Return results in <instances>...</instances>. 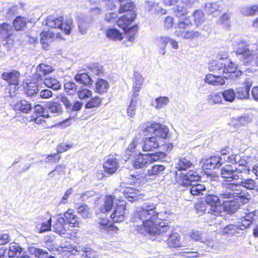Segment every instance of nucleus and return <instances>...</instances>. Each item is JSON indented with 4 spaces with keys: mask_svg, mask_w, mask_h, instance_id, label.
<instances>
[{
    "mask_svg": "<svg viewBox=\"0 0 258 258\" xmlns=\"http://www.w3.org/2000/svg\"><path fill=\"white\" fill-rule=\"evenodd\" d=\"M41 222L39 224V227H37L39 233L50 231L51 230V218L49 216H42Z\"/></svg>",
    "mask_w": 258,
    "mask_h": 258,
    "instance_id": "obj_25",
    "label": "nucleus"
},
{
    "mask_svg": "<svg viewBox=\"0 0 258 258\" xmlns=\"http://www.w3.org/2000/svg\"><path fill=\"white\" fill-rule=\"evenodd\" d=\"M3 80L6 81L9 85L17 86L19 84L20 74L17 71L4 72L1 76Z\"/></svg>",
    "mask_w": 258,
    "mask_h": 258,
    "instance_id": "obj_15",
    "label": "nucleus"
},
{
    "mask_svg": "<svg viewBox=\"0 0 258 258\" xmlns=\"http://www.w3.org/2000/svg\"><path fill=\"white\" fill-rule=\"evenodd\" d=\"M12 108L17 112L28 113L32 110V105L28 101L22 99L13 104Z\"/></svg>",
    "mask_w": 258,
    "mask_h": 258,
    "instance_id": "obj_16",
    "label": "nucleus"
},
{
    "mask_svg": "<svg viewBox=\"0 0 258 258\" xmlns=\"http://www.w3.org/2000/svg\"><path fill=\"white\" fill-rule=\"evenodd\" d=\"M224 99L229 102L233 101L235 97V93L233 89L226 90L222 93Z\"/></svg>",
    "mask_w": 258,
    "mask_h": 258,
    "instance_id": "obj_50",
    "label": "nucleus"
},
{
    "mask_svg": "<svg viewBox=\"0 0 258 258\" xmlns=\"http://www.w3.org/2000/svg\"><path fill=\"white\" fill-rule=\"evenodd\" d=\"M235 171V169H233L230 165H227L221 169V175L225 181H232L238 178V176L234 174Z\"/></svg>",
    "mask_w": 258,
    "mask_h": 258,
    "instance_id": "obj_20",
    "label": "nucleus"
},
{
    "mask_svg": "<svg viewBox=\"0 0 258 258\" xmlns=\"http://www.w3.org/2000/svg\"><path fill=\"white\" fill-rule=\"evenodd\" d=\"M92 94V91L87 88H82L77 91L78 96L81 100H85L91 97Z\"/></svg>",
    "mask_w": 258,
    "mask_h": 258,
    "instance_id": "obj_45",
    "label": "nucleus"
},
{
    "mask_svg": "<svg viewBox=\"0 0 258 258\" xmlns=\"http://www.w3.org/2000/svg\"><path fill=\"white\" fill-rule=\"evenodd\" d=\"M138 31L139 27L137 24H135L130 28L127 27L126 29L123 30L128 40L130 41L134 40Z\"/></svg>",
    "mask_w": 258,
    "mask_h": 258,
    "instance_id": "obj_39",
    "label": "nucleus"
},
{
    "mask_svg": "<svg viewBox=\"0 0 258 258\" xmlns=\"http://www.w3.org/2000/svg\"><path fill=\"white\" fill-rule=\"evenodd\" d=\"M46 25L51 28H59L62 29L63 25L62 17H58L53 19H49L47 20Z\"/></svg>",
    "mask_w": 258,
    "mask_h": 258,
    "instance_id": "obj_42",
    "label": "nucleus"
},
{
    "mask_svg": "<svg viewBox=\"0 0 258 258\" xmlns=\"http://www.w3.org/2000/svg\"><path fill=\"white\" fill-rule=\"evenodd\" d=\"M25 93L29 96H32L36 94L38 92V86L33 80L27 82L24 87Z\"/></svg>",
    "mask_w": 258,
    "mask_h": 258,
    "instance_id": "obj_34",
    "label": "nucleus"
},
{
    "mask_svg": "<svg viewBox=\"0 0 258 258\" xmlns=\"http://www.w3.org/2000/svg\"><path fill=\"white\" fill-rule=\"evenodd\" d=\"M166 242L170 247L177 248L181 245L180 237L177 233H171L167 239Z\"/></svg>",
    "mask_w": 258,
    "mask_h": 258,
    "instance_id": "obj_33",
    "label": "nucleus"
},
{
    "mask_svg": "<svg viewBox=\"0 0 258 258\" xmlns=\"http://www.w3.org/2000/svg\"><path fill=\"white\" fill-rule=\"evenodd\" d=\"M169 101V99L167 97H159L156 99V103L155 107L159 109L167 105Z\"/></svg>",
    "mask_w": 258,
    "mask_h": 258,
    "instance_id": "obj_54",
    "label": "nucleus"
},
{
    "mask_svg": "<svg viewBox=\"0 0 258 258\" xmlns=\"http://www.w3.org/2000/svg\"><path fill=\"white\" fill-rule=\"evenodd\" d=\"M116 199L115 196L109 195L105 196L103 200V204L100 208L102 213H108L112 209L114 205H115Z\"/></svg>",
    "mask_w": 258,
    "mask_h": 258,
    "instance_id": "obj_19",
    "label": "nucleus"
},
{
    "mask_svg": "<svg viewBox=\"0 0 258 258\" xmlns=\"http://www.w3.org/2000/svg\"><path fill=\"white\" fill-rule=\"evenodd\" d=\"M53 70L52 66L40 63L37 66L34 75L37 80H42L43 77L52 73Z\"/></svg>",
    "mask_w": 258,
    "mask_h": 258,
    "instance_id": "obj_18",
    "label": "nucleus"
},
{
    "mask_svg": "<svg viewBox=\"0 0 258 258\" xmlns=\"http://www.w3.org/2000/svg\"><path fill=\"white\" fill-rule=\"evenodd\" d=\"M195 210L197 213L203 214L206 210V205L204 202H199L197 203L195 206Z\"/></svg>",
    "mask_w": 258,
    "mask_h": 258,
    "instance_id": "obj_60",
    "label": "nucleus"
},
{
    "mask_svg": "<svg viewBox=\"0 0 258 258\" xmlns=\"http://www.w3.org/2000/svg\"><path fill=\"white\" fill-rule=\"evenodd\" d=\"M224 62L220 60H212L209 63V69L210 71L218 74H222Z\"/></svg>",
    "mask_w": 258,
    "mask_h": 258,
    "instance_id": "obj_36",
    "label": "nucleus"
},
{
    "mask_svg": "<svg viewBox=\"0 0 258 258\" xmlns=\"http://www.w3.org/2000/svg\"><path fill=\"white\" fill-rule=\"evenodd\" d=\"M75 79L77 82L86 86L90 87L93 83V80L87 73H83L77 74Z\"/></svg>",
    "mask_w": 258,
    "mask_h": 258,
    "instance_id": "obj_35",
    "label": "nucleus"
},
{
    "mask_svg": "<svg viewBox=\"0 0 258 258\" xmlns=\"http://www.w3.org/2000/svg\"><path fill=\"white\" fill-rule=\"evenodd\" d=\"M78 213L80 214L83 218H88L90 217L91 213L90 209L87 205L82 204L78 208Z\"/></svg>",
    "mask_w": 258,
    "mask_h": 258,
    "instance_id": "obj_48",
    "label": "nucleus"
},
{
    "mask_svg": "<svg viewBox=\"0 0 258 258\" xmlns=\"http://www.w3.org/2000/svg\"><path fill=\"white\" fill-rule=\"evenodd\" d=\"M156 204L150 201L146 202L144 206L136 210L134 214L135 218L142 220V225L137 226L136 228L138 233L154 236L170 230V226L167 220H162L158 223H155L159 214L156 210Z\"/></svg>",
    "mask_w": 258,
    "mask_h": 258,
    "instance_id": "obj_1",
    "label": "nucleus"
},
{
    "mask_svg": "<svg viewBox=\"0 0 258 258\" xmlns=\"http://www.w3.org/2000/svg\"><path fill=\"white\" fill-rule=\"evenodd\" d=\"M99 228L110 236H113L118 233V228L113 223H110L109 219L106 217H102L98 222Z\"/></svg>",
    "mask_w": 258,
    "mask_h": 258,
    "instance_id": "obj_10",
    "label": "nucleus"
},
{
    "mask_svg": "<svg viewBox=\"0 0 258 258\" xmlns=\"http://www.w3.org/2000/svg\"><path fill=\"white\" fill-rule=\"evenodd\" d=\"M135 10L136 5L133 1H131L119 5L117 12L118 14H131L136 13Z\"/></svg>",
    "mask_w": 258,
    "mask_h": 258,
    "instance_id": "obj_26",
    "label": "nucleus"
},
{
    "mask_svg": "<svg viewBox=\"0 0 258 258\" xmlns=\"http://www.w3.org/2000/svg\"><path fill=\"white\" fill-rule=\"evenodd\" d=\"M124 193L126 198L132 202L139 199L141 195L140 190L133 187H125Z\"/></svg>",
    "mask_w": 258,
    "mask_h": 258,
    "instance_id": "obj_30",
    "label": "nucleus"
},
{
    "mask_svg": "<svg viewBox=\"0 0 258 258\" xmlns=\"http://www.w3.org/2000/svg\"><path fill=\"white\" fill-rule=\"evenodd\" d=\"M239 186L238 183H228L225 185L226 190L220 194V197L222 199H237L239 198L243 204L247 203L249 202L248 196V194L246 192H233L236 190V187Z\"/></svg>",
    "mask_w": 258,
    "mask_h": 258,
    "instance_id": "obj_5",
    "label": "nucleus"
},
{
    "mask_svg": "<svg viewBox=\"0 0 258 258\" xmlns=\"http://www.w3.org/2000/svg\"><path fill=\"white\" fill-rule=\"evenodd\" d=\"M49 118V116L48 114H46V115L43 114L41 115H38L37 117H36L35 118H33L31 119V121H33L35 123H36L37 124H42V125H44V124H46V122H48V121H51V122H52L53 123H51V124H49V125H45V127L48 128H51L53 127H56L59 124H61L62 123H63L64 121V120H62L59 122H55L53 121V119L52 118H51L49 119V120H47V121L44 119V118Z\"/></svg>",
    "mask_w": 258,
    "mask_h": 258,
    "instance_id": "obj_21",
    "label": "nucleus"
},
{
    "mask_svg": "<svg viewBox=\"0 0 258 258\" xmlns=\"http://www.w3.org/2000/svg\"><path fill=\"white\" fill-rule=\"evenodd\" d=\"M238 184L239 185H241L243 187L248 189H253L255 186V183L254 180L252 179L242 180L240 182V184Z\"/></svg>",
    "mask_w": 258,
    "mask_h": 258,
    "instance_id": "obj_52",
    "label": "nucleus"
},
{
    "mask_svg": "<svg viewBox=\"0 0 258 258\" xmlns=\"http://www.w3.org/2000/svg\"><path fill=\"white\" fill-rule=\"evenodd\" d=\"M83 106V103L76 101L72 105L70 102L66 99V107L68 110L77 111L80 110Z\"/></svg>",
    "mask_w": 258,
    "mask_h": 258,
    "instance_id": "obj_47",
    "label": "nucleus"
},
{
    "mask_svg": "<svg viewBox=\"0 0 258 258\" xmlns=\"http://www.w3.org/2000/svg\"><path fill=\"white\" fill-rule=\"evenodd\" d=\"M74 213L72 210H68L66 212V223L69 225L68 229H66V234L67 235V237L70 239L75 238L77 233L76 229H70V227H78L80 224L79 218Z\"/></svg>",
    "mask_w": 258,
    "mask_h": 258,
    "instance_id": "obj_6",
    "label": "nucleus"
},
{
    "mask_svg": "<svg viewBox=\"0 0 258 258\" xmlns=\"http://www.w3.org/2000/svg\"><path fill=\"white\" fill-rule=\"evenodd\" d=\"M205 190L206 188L204 185L198 184L191 186L190 192L193 196H200L203 195L202 191Z\"/></svg>",
    "mask_w": 258,
    "mask_h": 258,
    "instance_id": "obj_46",
    "label": "nucleus"
},
{
    "mask_svg": "<svg viewBox=\"0 0 258 258\" xmlns=\"http://www.w3.org/2000/svg\"><path fill=\"white\" fill-rule=\"evenodd\" d=\"M242 73V71L237 69V65L230 59H228V61L227 62H224L222 74L226 75L224 77L225 79L231 78L234 79L240 77Z\"/></svg>",
    "mask_w": 258,
    "mask_h": 258,
    "instance_id": "obj_8",
    "label": "nucleus"
},
{
    "mask_svg": "<svg viewBox=\"0 0 258 258\" xmlns=\"http://www.w3.org/2000/svg\"><path fill=\"white\" fill-rule=\"evenodd\" d=\"M127 213L125 201L118 199L115 201V205L110 215V218L113 223H121L126 219Z\"/></svg>",
    "mask_w": 258,
    "mask_h": 258,
    "instance_id": "obj_4",
    "label": "nucleus"
},
{
    "mask_svg": "<svg viewBox=\"0 0 258 258\" xmlns=\"http://www.w3.org/2000/svg\"><path fill=\"white\" fill-rule=\"evenodd\" d=\"M109 87V84L107 80L98 78L95 83L94 91L97 94H103L107 92Z\"/></svg>",
    "mask_w": 258,
    "mask_h": 258,
    "instance_id": "obj_24",
    "label": "nucleus"
},
{
    "mask_svg": "<svg viewBox=\"0 0 258 258\" xmlns=\"http://www.w3.org/2000/svg\"><path fill=\"white\" fill-rule=\"evenodd\" d=\"M103 98L99 96L91 97L85 104L86 109H92L99 107L102 104Z\"/></svg>",
    "mask_w": 258,
    "mask_h": 258,
    "instance_id": "obj_32",
    "label": "nucleus"
},
{
    "mask_svg": "<svg viewBox=\"0 0 258 258\" xmlns=\"http://www.w3.org/2000/svg\"><path fill=\"white\" fill-rule=\"evenodd\" d=\"M237 226L234 225H229L226 226L223 229V233L226 234L233 235L236 233Z\"/></svg>",
    "mask_w": 258,
    "mask_h": 258,
    "instance_id": "obj_58",
    "label": "nucleus"
},
{
    "mask_svg": "<svg viewBox=\"0 0 258 258\" xmlns=\"http://www.w3.org/2000/svg\"><path fill=\"white\" fill-rule=\"evenodd\" d=\"M159 147L157 136L146 137L143 140L142 149L144 151H152Z\"/></svg>",
    "mask_w": 258,
    "mask_h": 258,
    "instance_id": "obj_11",
    "label": "nucleus"
},
{
    "mask_svg": "<svg viewBox=\"0 0 258 258\" xmlns=\"http://www.w3.org/2000/svg\"><path fill=\"white\" fill-rule=\"evenodd\" d=\"M41 38L40 42L42 47L45 49H47L51 38L50 35L47 31H43L40 34Z\"/></svg>",
    "mask_w": 258,
    "mask_h": 258,
    "instance_id": "obj_43",
    "label": "nucleus"
},
{
    "mask_svg": "<svg viewBox=\"0 0 258 258\" xmlns=\"http://www.w3.org/2000/svg\"><path fill=\"white\" fill-rule=\"evenodd\" d=\"M193 24L189 16L179 20L175 27V34L184 39L193 40L201 36V33L191 29Z\"/></svg>",
    "mask_w": 258,
    "mask_h": 258,
    "instance_id": "obj_2",
    "label": "nucleus"
},
{
    "mask_svg": "<svg viewBox=\"0 0 258 258\" xmlns=\"http://www.w3.org/2000/svg\"><path fill=\"white\" fill-rule=\"evenodd\" d=\"M141 132L144 136L154 134L157 132L161 138L166 139L169 130L166 126L155 121H147L142 125Z\"/></svg>",
    "mask_w": 258,
    "mask_h": 258,
    "instance_id": "obj_3",
    "label": "nucleus"
},
{
    "mask_svg": "<svg viewBox=\"0 0 258 258\" xmlns=\"http://www.w3.org/2000/svg\"><path fill=\"white\" fill-rule=\"evenodd\" d=\"M28 23L25 17L18 16L13 22V26L14 29L17 31H23L26 27Z\"/></svg>",
    "mask_w": 258,
    "mask_h": 258,
    "instance_id": "obj_31",
    "label": "nucleus"
},
{
    "mask_svg": "<svg viewBox=\"0 0 258 258\" xmlns=\"http://www.w3.org/2000/svg\"><path fill=\"white\" fill-rule=\"evenodd\" d=\"M161 152H156L155 153L146 154L147 155L148 165L153 163L154 162L157 161L160 159V155Z\"/></svg>",
    "mask_w": 258,
    "mask_h": 258,
    "instance_id": "obj_55",
    "label": "nucleus"
},
{
    "mask_svg": "<svg viewBox=\"0 0 258 258\" xmlns=\"http://www.w3.org/2000/svg\"><path fill=\"white\" fill-rule=\"evenodd\" d=\"M217 58L218 60H220L222 62H227L228 59H230L228 52L225 50H221L217 54Z\"/></svg>",
    "mask_w": 258,
    "mask_h": 258,
    "instance_id": "obj_62",
    "label": "nucleus"
},
{
    "mask_svg": "<svg viewBox=\"0 0 258 258\" xmlns=\"http://www.w3.org/2000/svg\"><path fill=\"white\" fill-rule=\"evenodd\" d=\"M138 145L137 138H134L130 143L128 147L125 151L124 157L125 160H128L135 152L136 148Z\"/></svg>",
    "mask_w": 258,
    "mask_h": 258,
    "instance_id": "obj_38",
    "label": "nucleus"
},
{
    "mask_svg": "<svg viewBox=\"0 0 258 258\" xmlns=\"http://www.w3.org/2000/svg\"><path fill=\"white\" fill-rule=\"evenodd\" d=\"M33 254L38 258H47L48 253L46 250L35 248L33 250Z\"/></svg>",
    "mask_w": 258,
    "mask_h": 258,
    "instance_id": "obj_56",
    "label": "nucleus"
},
{
    "mask_svg": "<svg viewBox=\"0 0 258 258\" xmlns=\"http://www.w3.org/2000/svg\"><path fill=\"white\" fill-rule=\"evenodd\" d=\"M23 248L17 245L9 247L8 255L9 257L19 258L22 254Z\"/></svg>",
    "mask_w": 258,
    "mask_h": 258,
    "instance_id": "obj_40",
    "label": "nucleus"
},
{
    "mask_svg": "<svg viewBox=\"0 0 258 258\" xmlns=\"http://www.w3.org/2000/svg\"><path fill=\"white\" fill-rule=\"evenodd\" d=\"M44 83L46 86L54 90H58L61 88V85L59 82L56 79L52 77L45 79Z\"/></svg>",
    "mask_w": 258,
    "mask_h": 258,
    "instance_id": "obj_41",
    "label": "nucleus"
},
{
    "mask_svg": "<svg viewBox=\"0 0 258 258\" xmlns=\"http://www.w3.org/2000/svg\"><path fill=\"white\" fill-rule=\"evenodd\" d=\"M48 108L52 112L62 113V110L60 104L56 102L51 103L48 105Z\"/></svg>",
    "mask_w": 258,
    "mask_h": 258,
    "instance_id": "obj_61",
    "label": "nucleus"
},
{
    "mask_svg": "<svg viewBox=\"0 0 258 258\" xmlns=\"http://www.w3.org/2000/svg\"><path fill=\"white\" fill-rule=\"evenodd\" d=\"M136 101L131 100L130 105L127 108V115L130 117H133L136 113Z\"/></svg>",
    "mask_w": 258,
    "mask_h": 258,
    "instance_id": "obj_57",
    "label": "nucleus"
},
{
    "mask_svg": "<svg viewBox=\"0 0 258 258\" xmlns=\"http://www.w3.org/2000/svg\"><path fill=\"white\" fill-rule=\"evenodd\" d=\"M208 101L211 104H218L222 102V99L219 94H213L210 95Z\"/></svg>",
    "mask_w": 258,
    "mask_h": 258,
    "instance_id": "obj_59",
    "label": "nucleus"
},
{
    "mask_svg": "<svg viewBox=\"0 0 258 258\" xmlns=\"http://www.w3.org/2000/svg\"><path fill=\"white\" fill-rule=\"evenodd\" d=\"M205 80L208 84L213 86H221L225 84L224 77L220 75L216 76L211 74L207 75Z\"/></svg>",
    "mask_w": 258,
    "mask_h": 258,
    "instance_id": "obj_29",
    "label": "nucleus"
},
{
    "mask_svg": "<svg viewBox=\"0 0 258 258\" xmlns=\"http://www.w3.org/2000/svg\"><path fill=\"white\" fill-rule=\"evenodd\" d=\"M166 167L164 165L161 164H155L148 169L147 175L152 178H156L162 174L165 170Z\"/></svg>",
    "mask_w": 258,
    "mask_h": 258,
    "instance_id": "obj_27",
    "label": "nucleus"
},
{
    "mask_svg": "<svg viewBox=\"0 0 258 258\" xmlns=\"http://www.w3.org/2000/svg\"><path fill=\"white\" fill-rule=\"evenodd\" d=\"M174 24V18L172 16H167L164 20V26L167 29L172 28Z\"/></svg>",
    "mask_w": 258,
    "mask_h": 258,
    "instance_id": "obj_64",
    "label": "nucleus"
},
{
    "mask_svg": "<svg viewBox=\"0 0 258 258\" xmlns=\"http://www.w3.org/2000/svg\"><path fill=\"white\" fill-rule=\"evenodd\" d=\"M103 167L105 172L108 174H113L118 167V163L116 158L107 159L103 164Z\"/></svg>",
    "mask_w": 258,
    "mask_h": 258,
    "instance_id": "obj_23",
    "label": "nucleus"
},
{
    "mask_svg": "<svg viewBox=\"0 0 258 258\" xmlns=\"http://www.w3.org/2000/svg\"><path fill=\"white\" fill-rule=\"evenodd\" d=\"M220 156H211L205 160L202 167L204 170H211L219 168L222 164Z\"/></svg>",
    "mask_w": 258,
    "mask_h": 258,
    "instance_id": "obj_12",
    "label": "nucleus"
},
{
    "mask_svg": "<svg viewBox=\"0 0 258 258\" xmlns=\"http://www.w3.org/2000/svg\"><path fill=\"white\" fill-rule=\"evenodd\" d=\"M136 13L124 14L118 18L116 21V24L123 30H125L136 19Z\"/></svg>",
    "mask_w": 258,
    "mask_h": 258,
    "instance_id": "obj_13",
    "label": "nucleus"
},
{
    "mask_svg": "<svg viewBox=\"0 0 258 258\" xmlns=\"http://www.w3.org/2000/svg\"><path fill=\"white\" fill-rule=\"evenodd\" d=\"M147 155L146 154L139 153L137 154L132 162L135 169H139L146 168L148 165Z\"/></svg>",
    "mask_w": 258,
    "mask_h": 258,
    "instance_id": "obj_14",
    "label": "nucleus"
},
{
    "mask_svg": "<svg viewBox=\"0 0 258 258\" xmlns=\"http://www.w3.org/2000/svg\"><path fill=\"white\" fill-rule=\"evenodd\" d=\"M77 86L73 82L66 83V92L69 95H73L77 92Z\"/></svg>",
    "mask_w": 258,
    "mask_h": 258,
    "instance_id": "obj_53",
    "label": "nucleus"
},
{
    "mask_svg": "<svg viewBox=\"0 0 258 258\" xmlns=\"http://www.w3.org/2000/svg\"><path fill=\"white\" fill-rule=\"evenodd\" d=\"M206 202L210 206V211L212 214L219 216L222 211V206L219 198L214 195H208L206 197Z\"/></svg>",
    "mask_w": 258,
    "mask_h": 258,
    "instance_id": "obj_9",
    "label": "nucleus"
},
{
    "mask_svg": "<svg viewBox=\"0 0 258 258\" xmlns=\"http://www.w3.org/2000/svg\"><path fill=\"white\" fill-rule=\"evenodd\" d=\"M200 178V176L197 171L190 170L184 175L181 184L184 186H189L192 182L198 181Z\"/></svg>",
    "mask_w": 258,
    "mask_h": 258,
    "instance_id": "obj_17",
    "label": "nucleus"
},
{
    "mask_svg": "<svg viewBox=\"0 0 258 258\" xmlns=\"http://www.w3.org/2000/svg\"><path fill=\"white\" fill-rule=\"evenodd\" d=\"M106 36L109 39L114 41L121 40L123 38L122 33L115 28L107 29L106 30Z\"/></svg>",
    "mask_w": 258,
    "mask_h": 258,
    "instance_id": "obj_37",
    "label": "nucleus"
},
{
    "mask_svg": "<svg viewBox=\"0 0 258 258\" xmlns=\"http://www.w3.org/2000/svg\"><path fill=\"white\" fill-rule=\"evenodd\" d=\"M134 79L135 80L133 83V97L136 98L139 94L143 82L144 78L139 73L136 72L134 73Z\"/></svg>",
    "mask_w": 258,
    "mask_h": 258,
    "instance_id": "obj_22",
    "label": "nucleus"
},
{
    "mask_svg": "<svg viewBox=\"0 0 258 258\" xmlns=\"http://www.w3.org/2000/svg\"><path fill=\"white\" fill-rule=\"evenodd\" d=\"M249 88L248 87H243L239 88L237 90V96L239 99H246L248 97Z\"/></svg>",
    "mask_w": 258,
    "mask_h": 258,
    "instance_id": "obj_49",
    "label": "nucleus"
},
{
    "mask_svg": "<svg viewBox=\"0 0 258 258\" xmlns=\"http://www.w3.org/2000/svg\"><path fill=\"white\" fill-rule=\"evenodd\" d=\"M258 13V5L247 7L244 10L245 16H253Z\"/></svg>",
    "mask_w": 258,
    "mask_h": 258,
    "instance_id": "obj_51",
    "label": "nucleus"
},
{
    "mask_svg": "<svg viewBox=\"0 0 258 258\" xmlns=\"http://www.w3.org/2000/svg\"><path fill=\"white\" fill-rule=\"evenodd\" d=\"M234 52L236 55H240L246 63L251 62L254 58L252 51L249 48V44L244 40L237 43Z\"/></svg>",
    "mask_w": 258,
    "mask_h": 258,
    "instance_id": "obj_7",
    "label": "nucleus"
},
{
    "mask_svg": "<svg viewBox=\"0 0 258 258\" xmlns=\"http://www.w3.org/2000/svg\"><path fill=\"white\" fill-rule=\"evenodd\" d=\"M245 164L242 163H238V166L235 168V170L238 171L240 173H245L247 174L249 173L250 169L247 166V163L245 162Z\"/></svg>",
    "mask_w": 258,
    "mask_h": 258,
    "instance_id": "obj_63",
    "label": "nucleus"
},
{
    "mask_svg": "<svg viewBox=\"0 0 258 258\" xmlns=\"http://www.w3.org/2000/svg\"><path fill=\"white\" fill-rule=\"evenodd\" d=\"M192 163L185 157L180 159L178 163L177 168L179 171L185 170L190 168Z\"/></svg>",
    "mask_w": 258,
    "mask_h": 258,
    "instance_id": "obj_44",
    "label": "nucleus"
},
{
    "mask_svg": "<svg viewBox=\"0 0 258 258\" xmlns=\"http://www.w3.org/2000/svg\"><path fill=\"white\" fill-rule=\"evenodd\" d=\"M0 34L4 36V39L7 41L11 40L14 34V30L11 25L8 23L0 24Z\"/></svg>",
    "mask_w": 258,
    "mask_h": 258,
    "instance_id": "obj_28",
    "label": "nucleus"
}]
</instances>
